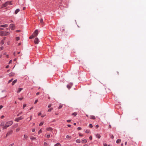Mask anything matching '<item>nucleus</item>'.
I'll use <instances>...</instances> for the list:
<instances>
[{
	"label": "nucleus",
	"instance_id": "f257e3e1",
	"mask_svg": "<svg viewBox=\"0 0 146 146\" xmlns=\"http://www.w3.org/2000/svg\"><path fill=\"white\" fill-rule=\"evenodd\" d=\"M13 123V122L12 121L7 122L5 124V125L3 127V129H6L8 127L11 125Z\"/></svg>",
	"mask_w": 146,
	"mask_h": 146
},
{
	"label": "nucleus",
	"instance_id": "f03ea898",
	"mask_svg": "<svg viewBox=\"0 0 146 146\" xmlns=\"http://www.w3.org/2000/svg\"><path fill=\"white\" fill-rule=\"evenodd\" d=\"M9 32L1 31L0 32V36H6L10 34Z\"/></svg>",
	"mask_w": 146,
	"mask_h": 146
},
{
	"label": "nucleus",
	"instance_id": "7ed1b4c3",
	"mask_svg": "<svg viewBox=\"0 0 146 146\" xmlns=\"http://www.w3.org/2000/svg\"><path fill=\"white\" fill-rule=\"evenodd\" d=\"M23 119V117L21 116L15 119V121L16 122H19L20 120H22Z\"/></svg>",
	"mask_w": 146,
	"mask_h": 146
},
{
	"label": "nucleus",
	"instance_id": "20e7f679",
	"mask_svg": "<svg viewBox=\"0 0 146 146\" xmlns=\"http://www.w3.org/2000/svg\"><path fill=\"white\" fill-rule=\"evenodd\" d=\"M15 27V26L13 24H11L9 25V28L13 30L14 29Z\"/></svg>",
	"mask_w": 146,
	"mask_h": 146
},
{
	"label": "nucleus",
	"instance_id": "39448f33",
	"mask_svg": "<svg viewBox=\"0 0 146 146\" xmlns=\"http://www.w3.org/2000/svg\"><path fill=\"white\" fill-rule=\"evenodd\" d=\"M10 2L9 1H7L3 4L2 5V7H6Z\"/></svg>",
	"mask_w": 146,
	"mask_h": 146
},
{
	"label": "nucleus",
	"instance_id": "423d86ee",
	"mask_svg": "<svg viewBox=\"0 0 146 146\" xmlns=\"http://www.w3.org/2000/svg\"><path fill=\"white\" fill-rule=\"evenodd\" d=\"M38 33V31L37 30H36L34 32L33 35L35 37L36 36Z\"/></svg>",
	"mask_w": 146,
	"mask_h": 146
},
{
	"label": "nucleus",
	"instance_id": "0eeeda50",
	"mask_svg": "<svg viewBox=\"0 0 146 146\" xmlns=\"http://www.w3.org/2000/svg\"><path fill=\"white\" fill-rule=\"evenodd\" d=\"M34 42L35 44H37L39 43V39L38 38H36L34 40Z\"/></svg>",
	"mask_w": 146,
	"mask_h": 146
},
{
	"label": "nucleus",
	"instance_id": "6e6552de",
	"mask_svg": "<svg viewBox=\"0 0 146 146\" xmlns=\"http://www.w3.org/2000/svg\"><path fill=\"white\" fill-rule=\"evenodd\" d=\"M8 26V24L1 25H0V27H6Z\"/></svg>",
	"mask_w": 146,
	"mask_h": 146
},
{
	"label": "nucleus",
	"instance_id": "1a4fd4ad",
	"mask_svg": "<svg viewBox=\"0 0 146 146\" xmlns=\"http://www.w3.org/2000/svg\"><path fill=\"white\" fill-rule=\"evenodd\" d=\"M46 129L47 131H52L53 130L52 128L51 127H50L46 128Z\"/></svg>",
	"mask_w": 146,
	"mask_h": 146
},
{
	"label": "nucleus",
	"instance_id": "9d476101",
	"mask_svg": "<svg viewBox=\"0 0 146 146\" xmlns=\"http://www.w3.org/2000/svg\"><path fill=\"white\" fill-rule=\"evenodd\" d=\"M72 85V83L70 84L67 85V87L68 89H70L71 88Z\"/></svg>",
	"mask_w": 146,
	"mask_h": 146
},
{
	"label": "nucleus",
	"instance_id": "9b49d317",
	"mask_svg": "<svg viewBox=\"0 0 146 146\" xmlns=\"http://www.w3.org/2000/svg\"><path fill=\"white\" fill-rule=\"evenodd\" d=\"M95 136H96V137H97L98 139H100L101 137L100 135L98 133H97V134H96L95 135Z\"/></svg>",
	"mask_w": 146,
	"mask_h": 146
},
{
	"label": "nucleus",
	"instance_id": "f8f14e48",
	"mask_svg": "<svg viewBox=\"0 0 146 146\" xmlns=\"http://www.w3.org/2000/svg\"><path fill=\"white\" fill-rule=\"evenodd\" d=\"M9 76H13L15 75V74L13 72H11L9 73Z\"/></svg>",
	"mask_w": 146,
	"mask_h": 146
},
{
	"label": "nucleus",
	"instance_id": "ddd939ff",
	"mask_svg": "<svg viewBox=\"0 0 146 146\" xmlns=\"http://www.w3.org/2000/svg\"><path fill=\"white\" fill-rule=\"evenodd\" d=\"M90 119H94L96 118L95 117L94 115H90Z\"/></svg>",
	"mask_w": 146,
	"mask_h": 146
},
{
	"label": "nucleus",
	"instance_id": "4468645a",
	"mask_svg": "<svg viewBox=\"0 0 146 146\" xmlns=\"http://www.w3.org/2000/svg\"><path fill=\"white\" fill-rule=\"evenodd\" d=\"M17 79H15V80H14V81H13L12 82V85H14L17 82Z\"/></svg>",
	"mask_w": 146,
	"mask_h": 146
},
{
	"label": "nucleus",
	"instance_id": "2eb2a0df",
	"mask_svg": "<svg viewBox=\"0 0 146 146\" xmlns=\"http://www.w3.org/2000/svg\"><path fill=\"white\" fill-rule=\"evenodd\" d=\"M20 11V9H17L15 11V14H17L18 12Z\"/></svg>",
	"mask_w": 146,
	"mask_h": 146
},
{
	"label": "nucleus",
	"instance_id": "dca6fc26",
	"mask_svg": "<svg viewBox=\"0 0 146 146\" xmlns=\"http://www.w3.org/2000/svg\"><path fill=\"white\" fill-rule=\"evenodd\" d=\"M13 133V131L11 130L10 131H9L7 133V135H9Z\"/></svg>",
	"mask_w": 146,
	"mask_h": 146
},
{
	"label": "nucleus",
	"instance_id": "f3484780",
	"mask_svg": "<svg viewBox=\"0 0 146 146\" xmlns=\"http://www.w3.org/2000/svg\"><path fill=\"white\" fill-rule=\"evenodd\" d=\"M54 146H61V145L59 143H58L54 145Z\"/></svg>",
	"mask_w": 146,
	"mask_h": 146
},
{
	"label": "nucleus",
	"instance_id": "a211bd4d",
	"mask_svg": "<svg viewBox=\"0 0 146 146\" xmlns=\"http://www.w3.org/2000/svg\"><path fill=\"white\" fill-rule=\"evenodd\" d=\"M4 125H5V122L4 121H2L1 122V123L0 124V126H3H3H5Z\"/></svg>",
	"mask_w": 146,
	"mask_h": 146
},
{
	"label": "nucleus",
	"instance_id": "6ab92c4d",
	"mask_svg": "<svg viewBox=\"0 0 146 146\" xmlns=\"http://www.w3.org/2000/svg\"><path fill=\"white\" fill-rule=\"evenodd\" d=\"M87 141L86 139H83L82 141V143H84L87 142Z\"/></svg>",
	"mask_w": 146,
	"mask_h": 146
},
{
	"label": "nucleus",
	"instance_id": "aec40b11",
	"mask_svg": "<svg viewBox=\"0 0 146 146\" xmlns=\"http://www.w3.org/2000/svg\"><path fill=\"white\" fill-rule=\"evenodd\" d=\"M23 89L22 88H19L18 91L17 92V93H19L23 90Z\"/></svg>",
	"mask_w": 146,
	"mask_h": 146
},
{
	"label": "nucleus",
	"instance_id": "412c9836",
	"mask_svg": "<svg viewBox=\"0 0 146 146\" xmlns=\"http://www.w3.org/2000/svg\"><path fill=\"white\" fill-rule=\"evenodd\" d=\"M121 141V139H118L117 140V141H116V143H120Z\"/></svg>",
	"mask_w": 146,
	"mask_h": 146
},
{
	"label": "nucleus",
	"instance_id": "4be33fe9",
	"mask_svg": "<svg viewBox=\"0 0 146 146\" xmlns=\"http://www.w3.org/2000/svg\"><path fill=\"white\" fill-rule=\"evenodd\" d=\"M30 139L32 141H33L35 140H36V138L33 137H31Z\"/></svg>",
	"mask_w": 146,
	"mask_h": 146
},
{
	"label": "nucleus",
	"instance_id": "5701e85b",
	"mask_svg": "<svg viewBox=\"0 0 146 146\" xmlns=\"http://www.w3.org/2000/svg\"><path fill=\"white\" fill-rule=\"evenodd\" d=\"M24 137L25 139H27L28 138V135H24Z\"/></svg>",
	"mask_w": 146,
	"mask_h": 146
},
{
	"label": "nucleus",
	"instance_id": "b1692460",
	"mask_svg": "<svg viewBox=\"0 0 146 146\" xmlns=\"http://www.w3.org/2000/svg\"><path fill=\"white\" fill-rule=\"evenodd\" d=\"M110 137L112 139H113V138L114 137L113 135L111 134H110Z\"/></svg>",
	"mask_w": 146,
	"mask_h": 146
},
{
	"label": "nucleus",
	"instance_id": "393cba45",
	"mask_svg": "<svg viewBox=\"0 0 146 146\" xmlns=\"http://www.w3.org/2000/svg\"><path fill=\"white\" fill-rule=\"evenodd\" d=\"M0 42L2 45L4 43V40L3 39Z\"/></svg>",
	"mask_w": 146,
	"mask_h": 146
},
{
	"label": "nucleus",
	"instance_id": "a878e982",
	"mask_svg": "<svg viewBox=\"0 0 146 146\" xmlns=\"http://www.w3.org/2000/svg\"><path fill=\"white\" fill-rule=\"evenodd\" d=\"M90 132V130L89 129H87L85 131V132L87 133H89Z\"/></svg>",
	"mask_w": 146,
	"mask_h": 146
},
{
	"label": "nucleus",
	"instance_id": "bb28decb",
	"mask_svg": "<svg viewBox=\"0 0 146 146\" xmlns=\"http://www.w3.org/2000/svg\"><path fill=\"white\" fill-rule=\"evenodd\" d=\"M20 128H17L16 129V132H18V131H20Z\"/></svg>",
	"mask_w": 146,
	"mask_h": 146
},
{
	"label": "nucleus",
	"instance_id": "cd10ccee",
	"mask_svg": "<svg viewBox=\"0 0 146 146\" xmlns=\"http://www.w3.org/2000/svg\"><path fill=\"white\" fill-rule=\"evenodd\" d=\"M76 142L77 143H80V139H77L76 140Z\"/></svg>",
	"mask_w": 146,
	"mask_h": 146
},
{
	"label": "nucleus",
	"instance_id": "c85d7f7f",
	"mask_svg": "<svg viewBox=\"0 0 146 146\" xmlns=\"http://www.w3.org/2000/svg\"><path fill=\"white\" fill-rule=\"evenodd\" d=\"M72 115L76 116L77 115V113L76 112H75L72 113Z\"/></svg>",
	"mask_w": 146,
	"mask_h": 146
},
{
	"label": "nucleus",
	"instance_id": "c756f323",
	"mask_svg": "<svg viewBox=\"0 0 146 146\" xmlns=\"http://www.w3.org/2000/svg\"><path fill=\"white\" fill-rule=\"evenodd\" d=\"M53 109L52 108H51L48 110V112H50Z\"/></svg>",
	"mask_w": 146,
	"mask_h": 146
},
{
	"label": "nucleus",
	"instance_id": "7c9ffc66",
	"mask_svg": "<svg viewBox=\"0 0 146 146\" xmlns=\"http://www.w3.org/2000/svg\"><path fill=\"white\" fill-rule=\"evenodd\" d=\"M40 23H43V21L42 19L41 18L40 20Z\"/></svg>",
	"mask_w": 146,
	"mask_h": 146
},
{
	"label": "nucleus",
	"instance_id": "2f4dec72",
	"mask_svg": "<svg viewBox=\"0 0 146 146\" xmlns=\"http://www.w3.org/2000/svg\"><path fill=\"white\" fill-rule=\"evenodd\" d=\"M43 123H44V122H40L39 125V126H41V125H43Z\"/></svg>",
	"mask_w": 146,
	"mask_h": 146
},
{
	"label": "nucleus",
	"instance_id": "473e14b6",
	"mask_svg": "<svg viewBox=\"0 0 146 146\" xmlns=\"http://www.w3.org/2000/svg\"><path fill=\"white\" fill-rule=\"evenodd\" d=\"M66 138L67 139L70 138H71V136L69 135H67L66 136Z\"/></svg>",
	"mask_w": 146,
	"mask_h": 146
},
{
	"label": "nucleus",
	"instance_id": "72a5a7b5",
	"mask_svg": "<svg viewBox=\"0 0 146 146\" xmlns=\"http://www.w3.org/2000/svg\"><path fill=\"white\" fill-rule=\"evenodd\" d=\"M20 39V38L19 37H16V40H17V41H18Z\"/></svg>",
	"mask_w": 146,
	"mask_h": 146
},
{
	"label": "nucleus",
	"instance_id": "f704fd0d",
	"mask_svg": "<svg viewBox=\"0 0 146 146\" xmlns=\"http://www.w3.org/2000/svg\"><path fill=\"white\" fill-rule=\"evenodd\" d=\"M35 37L33 35H31L30 37L29 38L30 39H32L33 38V37Z\"/></svg>",
	"mask_w": 146,
	"mask_h": 146
},
{
	"label": "nucleus",
	"instance_id": "c9c22d12",
	"mask_svg": "<svg viewBox=\"0 0 146 146\" xmlns=\"http://www.w3.org/2000/svg\"><path fill=\"white\" fill-rule=\"evenodd\" d=\"M42 132V131L41 129H40L38 132V133L40 134V133Z\"/></svg>",
	"mask_w": 146,
	"mask_h": 146
},
{
	"label": "nucleus",
	"instance_id": "e433bc0d",
	"mask_svg": "<svg viewBox=\"0 0 146 146\" xmlns=\"http://www.w3.org/2000/svg\"><path fill=\"white\" fill-rule=\"evenodd\" d=\"M89 127L90 128H92L93 127L92 124H90L89 125Z\"/></svg>",
	"mask_w": 146,
	"mask_h": 146
},
{
	"label": "nucleus",
	"instance_id": "4c0bfd02",
	"mask_svg": "<svg viewBox=\"0 0 146 146\" xmlns=\"http://www.w3.org/2000/svg\"><path fill=\"white\" fill-rule=\"evenodd\" d=\"M27 105L26 104H24L23 106V108L24 109V108Z\"/></svg>",
	"mask_w": 146,
	"mask_h": 146
},
{
	"label": "nucleus",
	"instance_id": "58836bf2",
	"mask_svg": "<svg viewBox=\"0 0 146 146\" xmlns=\"http://www.w3.org/2000/svg\"><path fill=\"white\" fill-rule=\"evenodd\" d=\"M13 80V78H12L11 79L9 80V81H8V83H10Z\"/></svg>",
	"mask_w": 146,
	"mask_h": 146
},
{
	"label": "nucleus",
	"instance_id": "ea45409f",
	"mask_svg": "<svg viewBox=\"0 0 146 146\" xmlns=\"http://www.w3.org/2000/svg\"><path fill=\"white\" fill-rule=\"evenodd\" d=\"M47 143H46V142H44V146H46L47 145Z\"/></svg>",
	"mask_w": 146,
	"mask_h": 146
},
{
	"label": "nucleus",
	"instance_id": "a19ab883",
	"mask_svg": "<svg viewBox=\"0 0 146 146\" xmlns=\"http://www.w3.org/2000/svg\"><path fill=\"white\" fill-rule=\"evenodd\" d=\"M81 129V128L80 127H78L77 128V129L78 130H80Z\"/></svg>",
	"mask_w": 146,
	"mask_h": 146
},
{
	"label": "nucleus",
	"instance_id": "79ce46f5",
	"mask_svg": "<svg viewBox=\"0 0 146 146\" xmlns=\"http://www.w3.org/2000/svg\"><path fill=\"white\" fill-rule=\"evenodd\" d=\"M46 137L47 138H49L50 137V135H47Z\"/></svg>",
	"mask_w": 146,
	"mask_h": 146
},
{
	"label": "nucleus",
	"instance_id": "37998d69",
	"mask_svg": "<svg viewBox=\"0 0 146 146\" xmlns=\"http://www.w3.org/2000/svg\"><path fill=\"white\" fill-rule=\"evenodd\" d=\"M23 97L22 98H18L20 100H22V99H23Z\"/></svg>",
	"mask_w": 146,
	"mask_h": 146
},
{
	"label": "nucleus",
	"instance_id": "c03bdc74",
	"mask_svg": "<svg viewBox=\"0 0 146 146\" xmlns=\"http://www.w3.org/2000/svg\"><path fill=\"white\" fill-rule=\"evenodd\" d=\"M32 118V115H31L30 117V118H29V119H29V121H30V120H31V119Z\"/></svg>",
	"mask_w": 146,
	"mask_h": 146
},
{
	"label": "nucleus",
	"instance_id": "a18cd8bd",
	"mask_svg": "<svg viewBox=\"0 0 146 146\" xmlns=\"http://www.w3.org/2000/svg\"><path fill=\"white\" fill-rule=\"evenodd\" d=\"M62 105H60L59 107H58V109H60V108H62Z\"/></svg>",
	"mask_w": 146,
	"mask_h": 146
},
{
	"label": "nucleus",
	"instance_id": "49530a36",
	"mask_svg": "<svg viewBox=\"0 0 146 146\" xmlns=\"http://www.w3.org/2000/svg\"><path fill=\"white\" fill-rule=\"evenodd\" d=\"M14 145V143H13L10 144L9 146H13Z\"/></svg>",
	"mask_w": 146,
	"mask_h": 146
},
{
	"label": "nucleus",
	"instance_id": "de8ad7c7",
	"mask_svg": "<svg viewBox=\"0 0 146 146\" xmlns=\"http://www.w3.org/2000/svg\"><path fill=\"white\" fill-rule=\"evenodd\" d=\"M0 49L1 50H2L3 49V46H1L0 47Z\"/></svg>",
	"mask_w": 146,
	"mask_h": 146
},
{
	"label": "nucleus",
	"instance_id": "09e8293b",
	"mask_svg": "<svg viewBox=\"0 0 146 146\" xmlns=\"http://www.w3.org/2000/svg\"><path fill=\"white\" fill-rule=\"evenodd\" d=\"M79 135L80 136H82L83 135L80 133H79Z\"/></svg>",
	"mask_w": 146,
	"mask_h": 146
},
{
	"label": "nucleus",
	"instance_id": "8fccbe9b",
	"mask_svg": "<svg viewBox=\"0 0 146 146\" xmlns=\"http://www.w3.org/2000/svg\"><path fill=\"white\" fill-rule=\"evenodd\" d=\"M71 120L70 119H69V120H67V122H70L71 121Z\"/></svg>",
	"mask_w": 146,
	"mask_h": 146
},
{
	"label": "nucleus",
	"instance_id": "3c124183",
	"mask_svg": "<svg viewBox=\"0 0 146 146\" xmlns=\"http://www.w3.org/2000/svg\"><path fill=\"white\" fill-rule=\"evenodd\" d=\"M38 100H35V102L34 103L35 104H36V103L38 102Z\"/></svg>",
	"mask_w": 146,
	"mask_h": 146
},
{
	"label": "nucleus",
	"instance_id": "603ef678",
	"mask_svg": "<svg viewBox=\"0 0 146 146\" xmlns=\"http://www.w3.org/2000/svg\"><path fill=\"white\" fill-rule=\"evenodd\" d=\"M32 131L33 132H34L35 131V129H33L32 130Z\"/></svg>",
	"mask_w": 146,
	"mask_h": 146
},
{
	"label": "nucleus",
	"instance_id": "864d4df0",
	"mask_svg": "<svg viewBox=\"0 0 146 146\" xmlns=\"http://www.w3.org/2000/svg\"><path fill=\"white\" fill-rule=\"evenodd\" d=\"M3 106L2 105L0 106V110L3 108Z\"/></svg>",
	"mask_w": 146,
	"mask_h": 146
},
{
	"label": "nucleus",
	"instance_id": "5fc2aeb1",
	"mask_svg": "<svg viewBox=\"0 0 146 146\" xmlns=\"http://www.w3.org/2000/svg\"><path fill=\"white\" fill-rule=\"evenodd\" d=\"M51 106V104H50L49 105H48V108H50Z\"/></svg>",
	"mask_w": 146,
	"mask_h": 146
},
{
	"label": "nucleus",
	"instance_id": "6e6d98bb",
	"mask_svg": "<svg viewBox=\"0 0 146 146\" xmlns=\"http://www.w3.org/2000/svg\"><path fill=\"white\" fill-rule=\"evenodd\" d=\"M16 31L17 32H19L21 31V30H17Z\"/></svg>",
	"mask_w": 146,
	"mask_h": 146
},
{
	"label": "nucleus",
	"instance_id": "4d7b16f0",
	"mask_svg": "<svg viewBox=\"0 0 146 146\" xmlns=\"http://www.w3.org/2000/svg\"><path fill=\"white\" fill-rule=\"evenodd\" d=\"M4 115H2V116H1V119H3V118H4Z\"/></svg>",
	"mask_w": 146,
	"mask_h": 146
},
{
	"label": "nucleus",
	"instance_id": "13d9d810",
	"mask_svg": "<svg viewBox=\"0 0 146 146\" xmlns=\"http://www.w3.org/2000/svg\"><path fill=\"white\" fill-rule=\"evenodd\" d=\"M89 139L90 140H91L92 139V136H90L89 137Z\"/></svg>",
	"mask_w": 146,
	"mask_h": 146
},
{
	"label": "nucleus",
	"instance_id": "bf43d9fd",
	"mask_svg": "<svg viewBox=\"0 0 146 146\" xmlns=\"http://www.w3.org/2000/svg\"><path fill=\"white\" fill-rule=\"evenodd\" d=\"M41 115V112H40L38 114V115Z\"/></svg>",
	"mask_w": 146,
	"mask_h": 146
},
{
	"label": "nucleus",
	"instance_id": "052dcab7",
	"mask_svg": "<svg viewBox=\"0 0 146 146\" xmlns=\"http://www.w3.org/2000/svg\"><path fill=\"white\" fill-rule=\"evenodd\" d=\"M104 146H108V145L106 143H104Z\"/></svg>",
	"mask_w": 146,
	"mask_h": 146
},
{
	"label": "nucleus",
	"instance_id": "680f3d73",
	"mask_svg": "<svg viewBox=\"0 0 146 146\" xmlns=\"http://www.w3.org/2000/svg\"><path fill=\"white\" fill-rule=\"evenodd\" d=\"M9 136V135H7V134H6V136L5 137V138H6L7 137V136Z\"/></svg>",
	"mask_w": 146,
	"mask_h": 146
},
{
	"label": "nucleus",
	"instance_id": "e2e57ef3",
	"mask_svg": "<svg viewBox=\"0 0 146 146\" xmlns=\"http://www.w3.org/2000/svg\"><path fill=\"white\" fill-rule=\"evenodd\" d=\"M9 66L8 65L6 66V68H9Z\"/></svg>",
	"mask_w": 146,
	"mask_h": 146
},
{
	"label": "nucleus",
	"instance_id": "0e129e2a",
	"mask_svg": "<svg viewBox=\"0 0 146 146\" xmlns=\"http://www.w3.org/2000/svg\"><path fill=\"white\" fill-rule=\"evenodd\" d=\"M12 62V60H11L9 62V64L11 63Z\"/></svg>",
	"mask_w": 146,
	"mask_h": 146
},
{
	"label": "nucleus",
	"instance_id": "69168bd1",
	"mask_svg": "<svg viewBox=\"0 0 146 146\" xmlns=\"http://www.w3.org/2000/svg\"><path fill=\"white\" fill-rule=\"evenodd\" d=\"M71 126V125H70V124H68V125H67V126H68V127H70Z\"/></svg>",
	"mask_w": 146,
	"mask_h": 146
},
{
	"label": "nucleus",
	"instance_id": "338daca9",
	"mask_svg": "<svg viewBox=\"0 0 146 146\" xmlns=\"http://www.w3.org/2000/svg\"><path fill=\"white\" fill-rule=\"evenodd\" d=\"M96 127H97V128H98L99 127V125H97L96 126Z\"/></svg>",
	"mask_w": 146,
	"mask_h": 146
},
{
	"label": "nucleus",
	"instance_id": "774afa93",
	"mask_svg": "<svg viewBox=\"0 0 146 146\" xmlns=\"http://www.w3.org/2000/svg\"><path fill=\"white\" fill-rule=\"evenodd\" d=\"M39 94V92H37V93H36V95H38Z\"/></svg>",
	"mask_w": 146,
	"mask_h": 146
}]
</instances>
